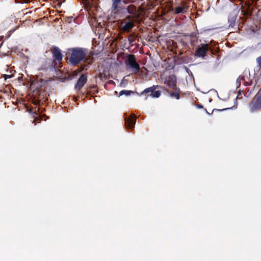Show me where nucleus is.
Returning a JSON list of instances; mask_svg holds the SVG:
<instances>
[{
    "mask_svg": "<svg viewBox=\"0 0 261 261\" xmlns=\"http://www.w3.org/2000/svg\"><path fill=\"white\" fill-rule=\"evenodd\" d=\"M136 121V118L134 116H131L128 119L125 120V124L128 128H132Z\"/></svg>",
    "mask_w": 261,
    "mask_h": 261,
    "instance_id": "nucleus-8",
    "label": "nucleus"
},
{
    "mask_svg": "<svg viewBox=\"0 0 261 261\" xmlns=\"http://www.w3.org/2000/svg\"><path fill=\"white\" fill-rule=\"evenodd\" d=\"M130 9H134V7L132 6H130L127 8L123 7L119 4L117 5L116 8L112 7V12L115 15V17H122L124 14L127 12L130 13H132Z\"/></svg>",
    "mask_w": 261,
    "mask_h": 261,
    "instance_id": "nucleus-3",
    "label": "nucleus"
},
{
    "mask_svg": "<svg viewBox=\"0 0 261 261\" xmlns=\"http://www.w3.org/2000/svg\"><path fill=\"white\" fill-rule=\"evenodd\" d=\"M171 96L175 97L177 99H178L179 98V95L178 93H173L171 94Z\"/></svg>",
    "mask_w": 261,
    "mask_h": 261,
    "instance_id": "nucleus-17",
    "label": "nucleus"
},
{
    "mask_svg": "<svg viewBox=\"0 0 261 261\" xmlns=\"http://www.w3.org/2000/svg\"><path fill=\"white\" fill-rule=\"evenodd\" d=\"M13 18H14V20H15L16 19V18L15 17V16H14V17H13Z\"/></svg>",
    "mask_w": 261,
    "mask_h": 261,
    "instance_id": "nucleus-20",
    "label": "nucleus"
},
{
    "mask_svg": "<svg viewBox=\"0 0 261 261\" xmlns=\"http://www.w3.org/2000/svg\"><path fill=\"white\" fill-rule=\"evenodd\" d=\"M53 55L56 60L60 61L62 59V55L58 48H55L54 49Z\"/></svg>",
    "mask_w": 261,
    "mask_h": 261,
    "instance_id": "nucleus-9",
    "label": "nucleus"
},
{
    "mask_svg": "<svg viewBox=\"0 0 261 261\" xmlns=\"http://www.w3.org/2000/svg\"><path fill=\"white\" fill-rule=\"evenodd\" d=\"M87 80V79L86 75L85 74L82 75L78 79L75 86V88L77 89H80L82 88L86 83Z\"/></svg>",
    "mask_w": 261,
    "mask_h": 261,
    "instance_id": "nucleus-7",
    "label": "nucleus"
},
{
    "mask_svg": "<svg viewBox=\"0 0 261 261\" xmlns=\"http://www.w3.org/2000/svg\"><path fill=\"white\" fill-rule=\"evenodd\" d=\"M134 27V24L133 21H129L125 23L122 26V30L124 32H128L131 29Z\"/></svg>",
    "mask_w": 261,
    "mask_h": 261,
    "instance_id": "nucleus-10",
    "label": "nucleus"
},
{
    "mask_svg": "<svg viewBox=\"0 0 261 261\" xmlns=\"http://www.w3.org/2000/svg\"><path fill=\"white\" fill-rule=\"evenodd\" d=\"M132 92L131 91H128V90H122L119 92V95L121 96L122 95H125L126 96H128L130 95V93Z\"/></svg>",
    "mask_w": 261,
    "mask_h": 261,
    "instance_id": "nucleus-12",
    "label": "nucleus"
},
{
    "mask_svg": "<svg viewBox=\"0 0 261 261\" xmlns=\"http://www.w3.org/2000/svg\"><path fill=\"white\" fill-rule=\"evenodd\" d=\"M113 2V8L115 9L117 8V5H119L121 0H112Z\"/></svg>",
    "mask_w": 261,
    "mask_h": 261,
    "instance_id": "nucleus-15",
    "label": "nucleus"
},
{
    "mask_svg": "<svg viewBox=\"0 0 261 261\" xmlns=\"http://www.w3.org/2000/svg\"><path fill=\"white\" fill-rule=\"evenodd\" d=\"M154 87H150V88H147L146 89H145L143 92H142V94L144 93H152L153 91L154 90Z\"/></svg>",
    "mask_w": 261,
    "mask_h": 261,
    "instance_id": "nucleus-14",
    "label": "nucleus"
},
{
    "mask_svg": "<svg viewBox=\"0 0 261 261\" xmlns=\"http://www.w3.org/2000/svg\"><path fill=\"white\" fill-rule=\"evenodd\" d=\"M261 107V89L255 95V97L250 104V109L254 111Z\"/></svg>",
    "mask_w": 261,
    "mask_h": 261,
    "instance_id": "nucleus-4",
    "label": "nucleus"
},
{
    "mask_svg": "<svg viewBox=\"0 0 261 261\" xmlns=\"http://www.w3.org/2000/svg\"><path fill=\"white\" fill-rule=\"evenodd\" d=\"M208 49L207 44H203L201 47L197 48L195 51V56L198 58H203Z\"/></svg>",
    "mask_w": 261,
    "mask_h": 261,
    "instance_id": "nucleus-5",
    "label": "nucleus"
},
{
    "mask_svg": "<svg viewBox=\"0 0 261 261\" xmlns=\"http://www.w3.org/2000/svg\"><path fill=\"white\" fill-rule=\"evenodd\" d=\"M20 76H19V77H18V80H19V79H20Z\"/></svg>",
    "mask_w": 261,
    "mask_h": 261,
    "instance_id": "nucleus-21",
    "label": "nucleus"
},
{
    "mask_svg": "<svg viewBox=\"0 0 261 261\" xmlns=\"http://www.w3.org/2000/svg\"><path fill=\"white\" fill-rule=\"evenodd\" d=\"M228 21L230 23L229 27H233L235 24V19L233 17H229Z\"/></svg>",
    "mask_w": 261,
    "mask_h": 261,
    "instance_id": "nucleus-13",
    "label": "nucleus"
},
{
    "mask_svg": "<svg viewBox=\"0 0 261 261\" xmlns=\"http://www.w3.org/2000/svg\"><path fill=\"white\" fill-rule=\"evenodd\" d=\"M29 1V0H20V2L21 3H28Z\"/></svg>",
    "mask_w": 261,
    "mask_h": 261,
    "instance_id": "nucleus-19",
    "label": "nucleus"
},
{
    "mask_svg": "<svg viewBox=\"0 0 261 261\" xmlns=\"http://www.w3.org/2000/svg\"><path fill=\"white\" fill-rule=\"evenodd\" d=\"M184 12V9L181 7H177L175 10V14H179L182 13Z\"/></svg>",
    "mask_w": 261,
    "mask_h": 261,
    "instance_id": "nucleus-16",
    "label": "nucleus"
},
{
    "mask_svg": "<svg viewBox=\"0 0 261 261\" xmlns=\"http://www.w3.org/2000/svg\"><path fill=\"white\" fill-rule=\"evenodd\" d=\"M86 55V53L83 49L73 48L72 49L69 61L72 65H76L85 58Z\"/></svg>",
    "mask_w": 261,
    "mask_h": 261,
    "instance_id": "nucleus-1",
    "label": "nucleus"
},
{
    "mask_svg": "<svg viewBox=\"0 0 261 261\" xmlns=\"http://www.w3.org/2000/svg\"><path fill=\"white\" fill-rule=\"evenodd\" d=\"M176 80L174 75H171L167 76L165 79V84L171 88H174L176 86Z\"/></svg>",
    "mask_w": 261,
    "mask_h": 261,
    "instance_id": "nucleus-6",
    "label": "nucleus"
},
{
    "mask_svg": "<svg viewBox=\"0 0 261 261\" xmlns=\"http://www.w3.org/2000/svg\"><path fill=\"white\" fill-rule=\"evenodd\" d=\"M257 62L259 66L261 67V56L257 59Z\"/></svg>",
    "mask_w": 261,
    "mask_h": 261,
    "instance_id": "nucleus-18",
    "label": "nucleus"
},
{
    "mask_svg": "<svg viewBox=\"0 0 261 261\" xmlns=\"http://www.w3.org/2000/svg\"><path fill=\"white\" fill-rule=\"evenodd\" d=\"M126 64L129 66L134 73H137L140 71V66L137 62L135 56L134 55H129L127 57Z\"/></svg>",
    "mask_w": 261,
    "mask_h": 261,
    "instance_id": "nucleus-2",
    "label": "nucleus"
},
{
    "mask_svg": "<svg viewBox=\"0 0 261 261\" xmlns=\"http://www.w3.org/2000/svg\"><path fill=\"white\" fill-rule=\"evenodd\" d=\"M149 95L153 98H158L161 95V92L158 90H154L153 92L152 93H150Z\"/></svg>",
    "mask_w": 261,
    "mask_h": 261,
    "instance_id": "nucleus-11",
    "label": "nucleus"
}]
</instances>
